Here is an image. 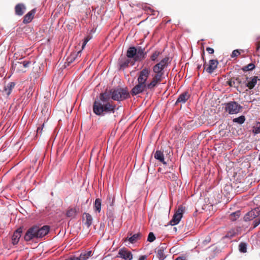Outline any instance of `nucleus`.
I'll use <instances>...</instances> for the list:
<instances>
[{
    "instance_id": "f257e3e1",
    "label": "nucleus",
    "mask_w": 260,
    "mask_h": 260,
    "mask_svg": "<svg viewBox=\"0 0 260 260\" xmlns=\"http://www.w3.org/2000/svg\"><path fill=\"white\" fill-rule=\"evenodd\" d=\"M129 93L126 88H117L109 91L106 90L101 93L99 99H96L93 104V112L98 116H104L107 114L114 113L116 105L110 99L114 101H121L127 99Z\"/></svg>"
},
{
    "instance_id": "f03ea898",
    "label": "nucleus",
    "mask_w": 260,
    "mask_h": 260,
    "mask_svg": "<svg viewBox=\"0 0 260 260\" xmlns=\"http://www.w3.org/2000/svg\"><path fill=\"white\" fill-rule=\"evenodd\" d=\"M151 70L147 67L142 68V70L137 73V84L131 91L132 95H136L147 90H154L157 86L152 78L149 82H147Z\"/></svg>"
},
{
    "instance_id": "7ed1b4c3",
    "label": "nucleus",
    "mask_w": 260,
    "mask_h": 260,
    "mask_svg": "<svg viewBox=\"0 0 260 260\" xmlns=\"http://www.w3.org/2000/svg\"><path fill=\"white\" fill-rule=\"evenodd\" d=\"M49 231V227L47 225H44L40 228L38 226H33L25 233L24 239L26 241H29L35 238H42L46 235Z\"/></svg>"
},
{
    "instance_id": "20e7f679",
    "label": "nucleus",
    "mask_w": 260,
    "mask_h": 260,
    "mask_svg": "<svg viewBox=\"0 0 260 260\" xmlns=\"http://www.w3.org/2000/svg\"><path fill=\"white\" fill-rule=\"evenodd\" d=\"M225 112L230 114H235L239 113L243 107L237 102L231 101L224 104Z\"/></svg>"
},
{
    "instance_id": "39448f33",
    "label": "nucleus",
    "mask_w": 260,
    "mask_h": 260,
    "mask_svg": "<svg viewBox=\"0 0 260 260\" xmlns=\"http://www.w3.org/2000/svg\"><path fill=\"white\" fill-rule=\"evenodd\" d=\"M164 69L161 67L156 64L153 67V72L154 74L152 76V78L155 82L157 86L162 81V76L164 75Z\"/></svg>"
},
{
    "instance_id": "423d86ee",
    "label": "nucleus",
    "mask_w": 260,
    "mask_h": 260,
    "mask_svg": "<svg viewBox=\"0 0 260 260\" xmlns=\"http://www.w3.org/2000/svg\"><path fill=\"white\" fill-rule=\"evenodd\" d=\"M185 210V207L184 206L182 205L179 206L178 209L174 214L172 219L170 220V224L172 225L177 224L182 218Z\"/></svg>"
},
{
    "instance_id": "0eeeda50",
    "label": "nucleus",
    "mask_w": 260,
    "mask_h": 260,
    "mask_svg": "<svg viewBox=\"0 0 260 260\" xmlns=\"http://www.w3.org/2000/svg\"><path fill=\"white\" fill-rule=\"evenodd\" d=\"M29 61H16L13 63L12 68L14 71L16 72H25L26 69H27L30 64Z\"/></svg>"
},
{
    "instance_id": "6e6552de",
    "label": "nucleus",
    "mask_w": 260,
    "mask_h": 260,
    "mask_svg": "<svg viewBox=\"0 0 260 260\" xmlns=\"http://www.w3.org/2000/svg\"><path fill=\"white\" fill-rule=\"evenodd\" d=\"M260 216V208L256 207L248 212L244 217L245 221L253 220Z\"/></svg>"
},
{
    "instance_id": "1a4fd4ad",
    "label": "nucleus",
    "mask_w": 260,
    "mask_h": 260,
    "mask_svg": "<svg viewBox=\"0 0 260 260\" xmlns=\"http://www.w3.org/2000/svg\"><path fill=\"white\" fill-rule=\"evenodd\" d=\"M117 257L122 258L124 260H132L133 259V254L132 252L128 250L126 248H122L119 249Z\"/></svg>"
},
{
    "instance_id": "9d476101",
    "label": "nucleus",
    "mask_w": 260,
    "mask_h": 260,
    "mask_svg": "<svg viewBox=\"0 0 260 260\" xmlns=\"http://www.w3.org/2000/svg\"><path fill=\"white\" fill-rule=\"evenodd\" d=\"M218 62L216 59H211L209 61V64H206V63L204 64V69L206 71L211 74L217 68Z\"/></svg>"
},
{
    "instance_id": "9b49d317",
    "label": "nucleus",
    "mask_w": 260,
    "mask_h": 260,
    "mask_svg": "<svg viewBox=\"0 0 260 260\" xmlns=\"http://www.w3.org/2000/svg\"><path fill=\"white\" fill-rule=\"evenodd\" d=\"M146 52H145V49L139 47L137 49V54L135 56V61H141L145 58Z\"/></svg>"
},
{
    "instance_id": "f8f14e48",
    "label": "nucleus",
    "mask_w": 260,
    "mask_h": 260,
    "mask_svg": "<svg viewBox=\"0 0 260 260\" xmlns=\"http://www.w3.org/2000/svg\"><path fill=\"white\" fill-rule=\"evenodd\" d=\"M166 248V244H161L157 248V256L159 260H164L165 258V255L164 253V250Z\"/></svg>"
},
{
    "instance_id": "ddd939ff",
    "label": "nucleus",
    "mask_w": 260,
    "mask_h": 260,
    "mask_svg": "<svg viewBox=\"0 0 260 260\" xmlns=\"http://www.w3.org/2000/svg\"><path fill=\"white\" fill-rule=\"evenodd\" d=\"M22 232V229L21 228L18 229L14 232L12 237V241L13 245H16L18 243Z\"/></svg>"
},
{
    "instance_id": "4468645a",
    "label": "nucleus",
    "mask_w": 260,
    "mask_h": 260,
    "mask_svg": "<svg viewBox=\"0 0 260 260\" xmlns=\"http://www.w3.org/2000/svg\"><path fill=\"white\" fill-rule=\"evenodd\" d=\"M36 12V9H34L31 10L30 11H29L28 13H27L24 16L23 22L24 24H27L30 22L34 17Z\"/></svg>"
},
{
    "instance_id": "2eb2a0df",
    "label": "nucleus",
    "mask_w": 260,
    "mask_h": 260,
    "mask_svg": "<svg viewBox=\"0 0 260 260\" xmlns=\"http://www.w3.org/2000/svg\"><path fill=\"white\" fill-rule=\"evenodd\" d=\"M242 83V80L241 78H233L227 81V84L231 87L238 88L239 85Z\"/></svg>"
},
{
    "instance_id": "dca6fc26",
    "label": "nucleus",
    "mask_w": 260,
    "mask_h": 260,
    "mask_svg": "<svg viewBox=\"0 0 260 260\" xmlns=\"http://www.w3.org/2000/svg\"><path fill=\"white\" fill-rule=\"evenodd\" d=\"M25 9L26 7L23 4H18L15 7V14L18 16H22L24 13Z\"/></svg>"
},
{
    "instance_id": "f3484780",
    "label": "nucleus",
    "mask_w": 260,
    "mask_h": 260,
    "mask_svg": "<svg viewBox=\"0 0 260 260\" xmlns=\"http://www.w3.org/2000/svg\"><path fill=\"white\" fill-rule=\"evenodd\" d=\"M190 94L188 92H184L181 93L178 98L176 102V104L178 103H185L186 101L189 98Z\"/></svg>"
},
{
    "instance_id": "a211bd4d",
    "label": "nucleus",
    "mask_w": 260,
    "mask_h": 260,
    "mask_svg": "<svg viewBox=\"0 0 260 260\" xmlns=\"http://www.w3.org/2000/svg\"><path fill=\"white\" fill-rule=\"evenodd\" d=\"M83 219H85V224L88 228H89L92 223V217L91 215L88 213L85 212L83 215Z\"/></svg>"
},
{
    "instance_id": "6ab92c4d",
    "label": "nucleus",
    "mask_w": 260,
    "mask_h": 260,
    "mask_svg": "<svg viewBox=\"0 0 260 260\" xmlns=\"http://www.w3.org/2000/svg\"><path fill=\"white\" fill-rule=\"evenodd\" d=\"M258 80H259V79L258 78L257 76H253L250 79L249 81L247 82V83L246 84V86L249 89H252L255 86Z\"/></svg>"
},
{
    "instance_id": "aec40b11",
    "label": "nucleus",
    "mask_w": 260,
    "mask_h": 260,
    "mask_svg": "<svg viewBox=\"0 0 260 260\" xmlns=\"http://www.w3.org/2000/svg\"><path fill=\"white\" fill-rule=\"evenodd\" d=\"M137 54V48L135 47H130L127 50L126 56L129 58H134L135 61V56Z\"/></svg>"
},
{
    "instance_id": "412c9836",
    "label": "nucleus",
    "mask_w": 260,
    "mask_h": 260,
    "mask_svg": "<svg viewBox=\"0 0 260 260\" xmlns=\"http://www.w3.org/2000/svg\"><path fill=\"white\" fill-rule=\"evenodd\" d=\"M15 85V84L14 82L9 83L5 87L4 90L3 91L4 93L8 96L9 95L11 94L12 90L14 88Z\"/></svg>"
},
{
    "instance_id": "4be33fe9",
    "label": "nucleus",
    "mask_w": 260,
    "mask_h": 260,
    "mask_svg": "<svg viewBox=\"0 0 260 260\" xmlns=\"http://www.w3.org/2000/svg\"><path fill=\"white\" fill-rule=\"evenodd\" d=\"M154 158L158 160L159 161L161 162L164 164H166V162L164 159V155L163 154V152L160 150H157L154 155Z\"/></svg>"
},
{
    "instance_id": "5701e85b",
    "label": "nucleus",
    "mask_w": 260,
    "mask_h": 260,
    "mask_svg": "<svg viewBox=\"0 0 260 260\" xmlns=\"http://www.w3.org/2000/svg\"><path fill=\"white\" fill-rule=\"evenodd\" d=\"M92 255L91 251H88L87 252L81 253L80 256L77 257L78 260H87L89 257Z\"/></svg>"
},
{
    "instance_id": "b1692460",
    "label": "nucleus",
    "mask_w": 260,
    "mask_h": 260,
    "mask_svg": "<svg viewBox=\"0 0 260 260\" xmlns=\"http://www.w3.org/2000/svg\"><path fill=\"white\" fill-rule=\"evenodd\" d=\"M101 204H102V200L101 199L98 198L96 199L94 203V208L95 211L100 213L101 210Z\"/></svg>"
},
{
    "instance_id": "393cba45",
    "label": "nucleus",
    "mask_w": 260,
    "mask_h": 260,
    "mask_svg": "<svg viewBox=\"0 0 260 260\" xmlns=\"http://www.w3.org/2000/svg\"><path fill=\"white\" fill-rule=\"evenodd\" d=\"M141 237L140 233H137L133 235L130 237H127L128 240L131 243H135Z\"/></svg>"
},
{
    "instance_id": "a878e982",
    "label": "nucleus",
    "mask_w": 260,
    "mask_h": 260,
    "mask_svg": "<svg viewBox=\"0 0 260 260\" xmlns=\"http://www.w3.org/2000/svg\"><path fill=\"white\" fill-rule=\"evenodd\" d=\"M129 63V59H124L119 60V66L120 67V68L124 69L125 68H127L128 66Z\"/></svg>"
},
{
    "instance_id": "bb28decb",
    "label": "nucleus",
    "mask_w": 260,
    "mask_h": 260,
    "mask_svg": "<svg viewBox=\"0 0 260 260\" xmlns=\"http://www.w3.org/2000/svg\"><path fill=\"white\" fill-rule=\"evenodd\" d=\"M240 216V211H237L235 212L231 213L229 216V219L233 221H236Z\"/></svg>"
},
{
    "instance_id": "cd10ccee",
    "label": "nucleus",
    "mask_w": 260,
    "mask_h": 260,
    "mask_svg": "<svg viewBox=\"0 0 260 260\" xmlns=\"http://www.w3.org/2000/svg\"><path fill=\"white\" fill-rule=\"evenodd\" d=\"M234 122L237 123L238 124H243L245 121V117L243 115H241L239 117L234 118L233 120Z\"/></svg>"
},
{
    "instance_id": "c85d7f7f",
    "label": "nucleus",
    "mask_w": 260,
    "mask_h": 260,
    "mask_svg": "<svg viewBox=\"0 0 260 260\" xmlns=\"http://www.w3.org/2000/svg\"><path fill=\"white\" fill-rule=\"evenodd\" d=\"M66 215L69 217H74L76 215V210L75 208H70L67 211Z\"/></svg>"
},
{
    "instance_id": "c756f323",
    "label": "nucleus",
    "mask_w": 260,
    "mask_h": 260,
    "mask_svg": "<svg viewBox=\"0 0 260 260\" xmlns=\"http://www.w3.org/2000/svg\"><path fill=\"white\" fill-rule=\"evenodd\" d=\"M255 67V66L254 63H250L247 66L243 67L242 69L244 72H247L253 70Z\"/></svg>"
},
{
    "instance_id": "7c9ffc66",
    "label": "nucleus",
    "mask_w": 260,
    "mask_h": 260,
    "mask_svg": "<svg viewBox=\"0 0 260 260\" xmlns=\"http://www.w3.org/2000/svg\"><path fill=\"white\" fill-rule=\"evenodd\" d=\"M239 250L241 252L245 253L247 252V244L244 242H241L239 245Z\"/></svg>"
},
{
    "instance_id": "2f4dec72",
    "label": "nucleus",
    "mask_w": 260,
    "mask_h": 260,
    "mask_svg": "<svg viewBox=\"0 0 260 260\" xmlns=\"http://www.w3.org/2000/svg\"><path fill=\"white\" fill-rule=\"evenodd\" d=\"M169 60L168 57H165L163 58L159 62L157 63L159 66L161 67L163 69H164L166 67H167L168 62Z\"/></svg>"
},
{
    "instance_id": "473e14b6",
    "label": "nucleus",
    "mask_w": 260,
    "mask_h": 260,
    "mask_svg": "<svg viewBox=\"0 0 260 260\" xmlns=\"http://www.w3.org/2000/svg\"><path fill=\"white\" fill-rule=\"evenodd\" d=\"M161 52L159 51H155L151 55L150 59L152 61H155Z\"/></svg>"
},
{
    "instance_id": "72a5a7b5",
    "label": "nucleus",
    "mask_w": 260,
    "mask_h": 260,
    "mask_svg": "<svg viewBox=\"0 0 260 260\" xmlns=\"http://www.w3.org/2000/svg\"><path fill=\"white\" fill-rule=\"evenodd\" d=\"M252 132L254 134L260 133V122H258L255 126L253 127Z\"/></svg>"
},
{
    "instance_id": "f704fd0d",
    "label": "nucleus",
    "mask_w": 260,
    "mask_h": 260,
    "mask_svg": "<svg viewBox=\"0 0 260 260\" xmlns=\"http://www.w3.org/2000/svg\"><path fill=\"white\" fill-rule=\"evenodd\" d=\"M155 238L154 234L152 232H150L148 236L147 241L152 242L155 240Z\"/></svg>"
},
{
    "instance_id": "c9c22d12",
    "label": "nucleus",
    "mask_w": 260,
    "mask_h": 260,
    "mask_svg": "<svg viewBox=\"0 0 260 260\" xmlns=\"http://www.w3.org/2000/svg\"><path fill=\"white\" fill-rule=\"evenodd\" d=\"M260 224V216L256 218L253 221V226L255 228Z\"/></svg>"
},
{
    "instance_id": "e433bc0d",
    "label": "nucleus",
    "mask_w": 260,
    "mask_h": 260,
    "mask_svg": "<svg viewBox=\"0 0 260 260\" xmlns=\"http://www.w3.org/2000/svg\"><path fill=\"white\" fill-rule=\"evenodd\" d=\"M240 51L241 50H238V49L234 50L233 51L232 54H231V57L234 58V57H237L240 54V53H241Z\"/></svg>"
},
{
    "instance_id": "4c0bfd02",
    "label": "nucleus",
    "mask_w": 260,
    "mask_h": 260,
    "mask_svg": "<svg viewBox=\"0 0 260 260\" xmlns=\"http://www.w3.org/2000/svg\"><path fill=\"white\" fill-rule=\"evenodd\" d=\"M91 39V37L90 36H87L84 40V42L83 43L82 46V49H83L85 46H86L87 42Z\"/></svg>"
},
{
    "instance_id": "58836bf2",
    "label": "nucleus",
    "mask_w": 260,
    "mask_h": 260,
    "mask_svg": "<svg viewBox=\"0 0 260 260\" xmlns=\"http://www.w3.org/2000/svg\"><path fill=\"white\" fill-rule=\"evenodd\" d=\"M107 200L109 202V203L110 204V205L111 206H113V203H114V198H112L111 196H109L108 197V199H107Z\"/></svg>"
},
{
    "instance_id": "ea45409f",
    "label": "nucleus",
    "mask_w": 260,
    "mask_h": 260,
    "mask_svg": "<svg viewBox=\"0 0 260 260\" xmlns=\"http://www.w3.org/2000/svg\"><path fill=\"white\" fill-rule=\"evenodd\" d=\"M206 50L209 54H213L214 52V49L210 47H207Z\"/></svg>"
},
{
    "instance_id": "a19ab883",
    "label": "nucleus",
    "mask_w": 260,
    "mask_h": 260,
    "mask_svg": "<svg viewBox=\"0 0 260 260\" xmlns=\"http://www.w3.org/2000/svg\"><path fill=\"white\" fill-rule=\"evenodd\" d=\"M44 125V123H43L42 124L41 128V127H38L37 130V134H41L42 133V129H43Z\"/></svg>"
},
{
    "instance_id": "79ce46f5",
    "label": "nucleus",
    "mask_w": 260,
    "mask_h": 260,
    "mask_svg": "<svg viewBox=\"0 0 260 260\" xmlns=\"http://www.w3.org/2000/svg\"><path fill=\"white\" fill-rule=\"evenodd\" d=\"M74 59H75V57L73 56H71L68 58L67 60L69 63H71V62H72Z\"/></svg>"
},
{
    "instance_id": "37998d69",
    "label": "nucleus",
    "mask_w": 260,
    "mask_h": 260,
    "mask_svg": "<svg viewBox=\"0 0 260 260\" xmlns=\"http://www.w3.org/2000/svg\"><path fill=\"white\" fill-rule=\"evenodd\" d=\"M175 260H186L185 256H178Z\"/></svg>"
},
{
    "instance_id": "c03bdc74",
    "label": "nucleus",
    "mask_w": 260,
    "mask_h": 260,
    "mask_svg": "<svg viewBox=\"0 0 260 260\" xmlns=\"http://www.w3.org/2000/svg\"><path fill=\"white\" fill-rule=\"evenodd\" d=\"M147 256L146 255H142L141 256L138 260H146Z\"/></svg>"
},
{
    "instance_id": "a18cd8bd",
    "label": "nucleus",
    "mask_w": 260,
    "mask_h": 260,
    "mask_svg": "<svg viewBox=\"0 0 260 260\" xmlns=\"http://www.w3.org/2000/svg\"><path fill=\"white\" fill-rule=\"evenodd\" d=\"M172 176H173V179H175L177 178L176 176L173 174H172Z\"/></svg>"
},
{
    "instance_id": "49530a36",
    "label": "nucleus",
    "mask_w": 260,
    "mask_h": 260,
    "mask_svg": "<svg viewBox=\"0 0 260 260\" xmlns=\"http://www.w3.org/2000/svg\"><path fill=\"white\" fill-rule=\"evenodd\" d=\"M204 54H205V52H204V51H203V54H202V58H203V59H204Z\"/></svg>"
},
{
    "instance_id": "de8ad7c7",
    "label": "nucleus",
    "mask_w": 260,
    "mask_h": 260,
    "mask_svg": "<svg viewBox=\"0 0 260 260\" xmlns=\"http://www.w3.org/2000/svg\"><path fill=\"white\" fill-rule=\"evenodd\" d=\"M201 66H202V65H201V64L199 65V66H198V70L200 69H201Z\"/></svg>"
},
{
    "instance_id": "09e8293b",
    "label": "nucleus",
    "mask_w": 260,
    "mask_h": 260,
    "mask_svg": "<svg viewBox=\"0 0 260 260\" xmlns=\"http://www.w3.org/2000/svg\"><path fill=\"white\" fill-rule=\"evenodd\" d=\"M259 47H260V46H257V49H258L259 48Z\"/></svg>"
},
{
    "instance_id": "8fccbe9b",
    "label": "nucleus",
    "mask_w": 260,
    "mask_h": 260,
    "mask_svg": "<svg viewBox=\"0 0 260 260\" xmlns=\"http://www.w3.org/2000/svg\"><path fill=\"white\" fill-rule=\"evenodd\" d=\"M81 52V51H79L78 52V54H79Z\"/></svg>"
},
{
    "instance_id": "3c124183",
    "label": "nucleus",
    "mask_w": 260,
    "mask_h": 260,
    "mask_svg": "<svg viewBox=\"0 0 260 260\" xmlns=\"http://www.w3.org/2000/svg\"><path fill=\"white\" fill-rule=\"evenodd\" d=\"M258 159H259V160H260V155H259Z\"/></svg>"
}]
</instances>
